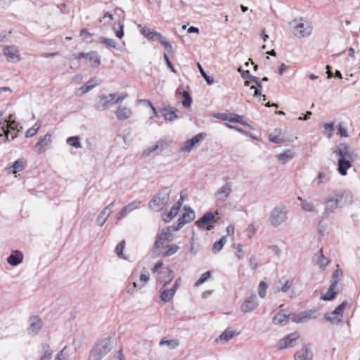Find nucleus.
<instances>
[{
  "label": "nucleus",
  "mask_w": 360,
  "mask_h": 360,
  "mask_svg": "<svg viewBox=\"0 0 360 360\" xmlns=\"http://www.w3.org/2000/svg\"><path fill=\"white\" fill-rule=\"evenodd\" d=\"M339 160L338 162V172L342 176L347 174V170L352 167V162L356 158L354 150L348 145L341 143L338 146Z\"/></svg>",
  "instance_id": "nucleus-1"
},
{
  "label": "nucleus",
  "mask_w": 360,
  "mask_h": 360,
  "mask_svg": "<svg viewBox=\"0 0 360 360\" xmlns=\"http://www.w3.org/2000/svg\"><path fill=\"white\" fill-rule=\"evenodd\" d=\"M114 340L111 337H105L98 340L94 345L88 360H102L113 348Z\"/></svg>",
  "instance_id": "nucleus-2"
},
{
  "label": "nucleus",
  "mask_w": 360,
  "mask_h": 360,
  "mask_svg": "<svg viewBox=\"0 0 360 360\" xmlns=\"http://www.w3.org/2000/svg\"><path fill=\"white\" fill-rule=\"evenodd\" d=\"M344 197L347 200V202H352V193L346 191L337 192L333 196L326 198L323 202L325 205L323 216L328 217L333 213L339 207L340 203Z\"/></svg>",
  "instance_id": "nucleus-3"
},
{
  "label": "nucleus",
  "mask_w": 360,
  "mask_h": 360,
  "mask_svg": "<svg viewBox=\"0 0 360 360\" xmlns=\"http://www.w3.org/2000/svg\"><path fill=\"white\" fill-rule=\"evenodd\" d=\"M171 190L168 187H165L156 193L148 202V207L154 211L159 212L162 210L169 200Z\"/></svg>",
  "instance_id": "nucleus-4"
},
{
  "label": "nucleus",
  "mask_w": 360,
  "mask_h": 360,
  "mask_svg": "<svg viewBox=\"0 0 360 360\" xmlns=\"http://www.w3.org/2000/svg\"><path fill=\"white\" fill-rule=\"evenodd\" d=\"M173 226H167L162 228L158 233L155 241L153 245V252L155 255L159 256L160 255V249H162L163 245L165 242H171L173 240Z\"/></svg>",
  "instance_id": "nucleus-5"
},
{
  "label": "nucleus",
  "mask_w": 360,
  "mask_h": 360,
  "mask_svg": "<svg viewBox=\"0 0 360 360\" xmlns=\"http://www.w3.org/2000/svg\"><path fill=\"white\" fill-rule=\"evenodd\" d=\"M288 219V212L284 205L276 206L269 213V221L270 224L277 228L284 224Z\"/></svg>",
  "instance_id": "nucleus-6"
},
{
  "label": "nucleus",
  "mask_w": 360,
  "mask_h": 360,
  "mask_svg": "<svg viewBox=\"0 0 360 360\" xmlns=\"http://www.w3.org/2000/svg\"><path fill=\"white\" fill-rule=\"evenodd\" d=\"M350 306L347 301L342 302L333 311L325 313L323 319L332 325L338 326L343 322V311L345 307Z\"/></svg>",
  "instance_id": "nucleus-7"
},
{
  "label": "nucleus",
  "mask_w": 360,
  "mask_h": 360,
  "mask_svg": "<svg viewBox=\"0 0 360 360\" xmlns=\"http://www.w3.org/2000/svg\"><path fill=\"white\" fill-rule=\"evenodd\" d=\"M290 25L292 28V32L297 37H306L311 33V26L309 22L304 21L302 18L293 20Z\"/></svg>",
  "instance_id": "nucleus-8"
},
{
  "label": "nucleus",
  "mask_w": 360,
  "mask_h": 360,
  "mask_svg": "<svg viewBox=\"0 0 360 360\" xmlns=\"http://www.w3.org/2000/svg\"><path fill=\"white\" fill-rule=\"evenodd\" d=\"M318 316V310L316 309H311L301 311L298 314H293L291 316V320L294 323H302L311 319H316Z\"/></svg>",
  "instance_id": "nucleus-9"
},
{
  "label": "nucleus",
  "mask_w": 360,
  "mask_h": 360,
  "mask_svg": "<svg viewBox=\"0 0 360 360\" xmlns=\"http://www.w3.org/2000/svg\"><path fill=\"white\" fill-rule=\"evenodd\" d=\"M3 53L6 60L9 63H15L21 60L19 48L14 45H7L3 49Z\"/></svg>",
  "instance_id": "nucleus-10"
},
{
  "label": "nucleus",
  "mask_w": 360,
  "mask_h": 360,
  "mask_svg": "<svg viewBox=\"0 0 360 360\" xmlns=\"http://www.w3.org/2000/svg\"><path fill=\"white\" fill-rule=\"evenodd\" d=\"M299 338L300 335L297 332L291 333L278 341V349L282 350L293 347L296 345V342Z\"/></svg>",
  "instance_id": "nucleus-11"
},
{
  "label": "nucleus",
  "mask_w": 360,
  "mask_h": 360,
  "mask_svg": "<svg viewBox=\"0 0 360 360\" xmlns=\"http://www.w3.org/2000/svg\"><path fill=\"white\" fill-rule=\"evenodd\" d=\"M115 97L116 93L110 94L108 95H100L98 101L95 104V108L100 111L106 110L110 104H113L112 101Z\"/></svg>",
  "instance_id": "nucleus-12"
},
{
  "label": "nucleus",
  "mask_w": 360,
  "mask_h": 360,
  "mask_svg": "<svg viewBox=\"0 0 360 360\" xmlns=\"http://www.w3.org/2000/svg\"><path fill=\"white\" fill-rule=\"evenodd\" d=\"M259 306V301L255 294H252L246 298L240 306V310L243 313H250L256 309Z\"/></svg>",
  "instance_id": "nucleus-13"
},
{
  "label": "nucleus",
  "mask_w": 360,
  "mask_h": 360,
  "mask_svg": "<svg viewBox=\"0 0 360 360\" xmlns=\"http://www.w3.org/2000/svg\"><path fill=\"white\" fill-rule=\"evenodd\" d=\"M170 142L163 139H159L156 141L155 144L151 147H149L143 150V155L145 157L150 156L153 153L158 152L160 153L168 148Z\"/></svg>",
  "instance_id": "nucleus-14"
},
{
  "label": "nucleus",
  "mask_w": 360,
  "mask_h": 360,
  "mask_svg": "<svg viewBox=\"0 0 360 360\" xmlns=\"http://www.w3.org/2000/svg\"><path fill=\"white\" fill-rule=\"evenodd\" d=\"M205 136V134L203 133L196 134L192 139L186 141L184 143V146L181 147L180 151L190 153L194 147L202 141Z\"/></svg>",
  "instance_id": "nucleus-15"
},
{
  "label": "nucleus",
  "mask_w": 360,
  "mask_h": 360,
  "mask_svg": "<svg viewBox=\"0 0 360 360\" xmlns=\"http://www.w3.org/2000/svg\"><path fill=\"white\" fill-rule=\"evenodd\" d=\"M216 221H217L213 213L207 212L198 221H196V224L199 228L211 230L213 228L212 224Z\"/></svg>",
  "instance_id": "nucleus-16"
},
{
  "label": "nucleus",
  "mask_w": 360,
  "mask_h": 360,
  "mask_svg": "<svg viewBox=\"0 0 360 360\" xmlns=\"http://www.w3.org/2000/svg\"><path fill=\"white\" fill-rule=\"evenodd\" d=\"M173 271L165 268L158 272L157 281L163 287L172 282L173 279Z\"/></svg>",
  "instance_id": "nucleus-17"
},
{
  "label": "nucleus",
  "mask_w": 360,
  "mask_h": 360,
  "mask_svg": "<svg viewBox=\"0 0 360 360\" xmlns=\"http://www.w3.org/2000/svg\"><path fill=\"white\" fill-rule=\"evenodd\" d=\"M232 191V186L230 183L222 185L214 193L217 201L224 202L230 195Z\"/></svg>",
  "instance_id": "nucleus-18"
},
{
  "label": "nucleus",
  "mask_w": 360,
  "mask_h": 360,
  "mask_svg": "<svg viewBox=\"0 0 360 360\" xmlns=\"http://www.w3.org/2000/svg\"><path fill=\"white\" fill-rule=\"evenodd\" d=\"M292 314L288 313L286 310H281L274 316L272 322L275 325L284 326L288 323L290 319L291 320Z\"/></svg>",
  "instance_id": "nucleus-19"
},
{
  "label": "nucleus",
  "mask_w": 360,
  "mask_h": 360,
  "mask_svg": "<svg viewBox=\"0 0 360 360\" xmlns=\"http://www.w3.org/2000/svg\"><path fill=\"white\" fill-rule=\"evenodd\" d=\"M51 135L46 134L41 137L39 141L34 146V150L38 154L43 153L50 146L51 143Z\"/></svg>",
  "instance_id": "nucleus-20"
},
{
  "label": "nucleus",
  "mask_w": 360,
  "mask_h": 360,
  "mask_svg": "<svg viewBox=\"0 0 360 360\" xmlns=\"http://www.w3.org/2000/svg\"><path fill=\"white\" fill-rule=\"evenodd\" d=\"M29 323L28 333L32 335H37L42 328L43 321L38 316L30 317Z\"/></svg>",
  "instance_id": "nucleus-21"
},
{
  "label": "nucleus",
  "mask_w": 360,
  "mask_h": 360,
  "mask_svg": "<svg viewBox=\"0 0 360 360\" xmlns=\"http://www.w3.org/2000/svg\"><path fill=\"white\" fill-rule=\"evenodd\" d=\"M186 212L178 219V224L173 226L174 231H178L182 228L186 224L192 221L195 218V212L191 209H185Z\"/></svg>",
  "instance_id": "nucleus-22"
},
{
  "label": "nucleus",
  "mask_w": 360,
  "mask_h": 360,
  "mask_svg": "<svg viewBox=\"0 0 360 360\" xmlns=\"http://www.w3.org/2000/svg\"><path fill=\"white\" fill-rule=\"evenodd\" d=\"M114 202L104 207L103 210L99 213L96 218V224L98 226H102L105 223L106 220L112 212Z\"/></svg>",
  "instance_id": "nucleus-23"
},
{
  "label": "nucleus",
  "mask_w": 360,
  "mask_h": 360,
  "mask_svg": "<svg viewBox=\"0 0 360 360\" xmlns=\"http://www.w3.org/2000/svg\"><path fill=\"white\" fill-rule=\"evenodd\" d=\"M295 360H313V353L309 345H305L294 355Z\"/></svg>",
  "instance_id": "nucleus-24"
},
{
  "label": "nucleus",
  "mask_w": 360,
  "mask_h": 360,
  "mask_svg": "<svg viewBox=\"0 0 360 360\" xmlns=\"http://www.w3.org/2000/svg\"><path fill=\"white\" fill-rule=\"evenodd\" d=\"M115 115L117 120L124 121L130 118L133 115V112L127 106L119 105L115 111Z\"/></svg>",
  "instance_id": "nucleus-25"
},
{
  "label": "nucleus",
  "mask_w": 360,
  "mask_h": 360,
  "mask_svg": "<svg viewBox=\"0 0 360 360\" xmlns=\"http://www.w3.org/2000/svg\"><path fill=\"white\" fill-rule=\"evenodd\" d=\"M338 292V281L335 280L330 285L326 294L321 296V299L325 301L332 300Z\"/></svg>",
  "instance_id": "nucleus-26"
},
{
  "label": "nucleus",
  "mask_w": 360,
  "mask_h": 360,
  "mask_svg": "<svg viewBox=\"0 0 360 360\" xmlns=\"http://www.w3.org/2000/svg\"><path fill=\"white\" fill-rule=\"evenodd\" d=\"M26 162L23 159L17 160L12 166L6 168L8 174H16L25 169Z\"/></svg>",
  "instance_id": "nucleus-27"
},
{
  "label": "nucleus",
  "mask_w": 360,
  "mask_h": 360,
  "mask_svg": "<svg viewBox=\"0 0 360 360\" xmlns=\"http://www.w3.org/2000/svg\"><path fill=\"white\" fill-rule=\"evenodd\" d=\"M297 200L300 202V205L303 211L306 212L317 213L318 210L315 205L307 200L303 199L302 197L298 196Z\"/></svg>",
  "instance_id": "nucleus-28"
},
{
  "label": "nucleus",
  "mask_w": 360,
  "mask_h": 360,
  "mask_svg": "<svg viewBox=\"0 0 360 360\" xmlns=\"http://www.w3.org/2000/svg\"><path fill=\"white\" fill-rule=\"evenodd\" d=\"M314 259L323 271L326 269L330 262L329 259L323 255L322 250H320V251L314 255Z\"/></svg>",
  "instance_id": "nucleus-29"
},
{
  "label": "nucleus",
  "mask_w": 360,
  "mask_h": 360,
  "mask_svg": "<svg viewBox=\"0 0 360 360\" xmlns=\"http://www.w3.org/2000/svg\"><path fill=\"white\" fill-rule=\"evenodd\" d=\"M97 85L98 83L95 78L90 79L84 86L78 89L77 91L79 92L77 93L78 96H82L88 93Z\"/></svg>",
  "instance_id": "nucleus-30"
},
{
  "label": "nucleus",
  "mask_w": 360,
  "mask_h": 360,
  "mask_svg": "<svg viewBox=\"0 0 360 360\" xmlns=\"http://www.w3.org/2000/svg\"><path fill=\"white\" fill-rule=\"evenodd\" d=\"M23 260V255L21 252L16 250L7 258V262L10 265L17 266Z\"/></svg>",
  "instance_id": "nucleus-31"
},
{
  "label": "nucleus",
  "mask_w": 360,
  "mask_h": 360,
  "mask_svg": "<svg viewBox=\"0 0 360 360\" xmlns=\"http://www.w3.org/2000/svg\"><path fill=\"white\" fill-rule=\"evenodd\" d=\"M249 79L250 82L255 83L257 85L250 86V90L253 91V96L257 97L258 96H262V86L259 78L255 76L250 75Z\"/></svg>",
  "instance_id": "nucleus-32"
},
{
  "label": "nucleus",
  "mask_w": 360,
  "mask_h": 360,
  "mask_svg": "<svg viewBox=\"0 0 360 360\" xmlns=\"http://www.w3.org/2000/svg\"><path fill=\"white\" fill-rule=\"evenodd\" d=\"M294 156L295 152L292 150L288 149L285 150L283 153L276 155V158L283 164H285L286 162L291 160L294 158Z\"/></svg>",
  "instance_id": "nucleus-33"
},
{
  "label": "nucleus",
  "mask_w": 360,
  "mask_h": 360,
  "mask_svg": "<svg viewBox=\"0 0 360 360\" xmlns=\"http://www.w3.org/2000/svg\"><path fill=\"white\" fill-rule=\"evenodd\" d=\"M165 248V251L164 252H162V249H160V255L159 256L161 255L164 257H170L176 253L179 250V247L176 244L167 245Z\"/></svg>",
  "instance_id": "nucleus-34"
},
{
  "label": "nucleus",
  "mask_w": 360,
  "mask_h": 360,
  "mask_svg": "<svg viewBox=\"0 0 360 360\" xmlns=\"http://www.w3.org/2000/svg\"><path fill=\"white\" fill-rule=\"evenodd\" d=\"M181 206V202L178 201L175 203L171 208L169 212L163 217V220L167 223L170 221L178 213L180 207Z\"/></svg>",
  "instance_id": "nucleus-35"
},
{
  "label": "nucleus",
  "mask_w": 360,
  "mask_h": 360,
  "mask_svg": "<svg viewBox=\"0 0 360 360\" xmlns=\"http://www.w3.org/2000/svg\"><path fill=\"white\" fill-rule=\"evenodd\" d=\"M4 112H0V136H4V141H8L9 130L6 129V119L3 118Z\"/></svg>",
  "instance_id": "nucleus-36"
},
{
  "label": "nucleus",
  "mask_w": 360,
  "mask_h": 360,
  "mask_svg": "<svg viewBox=\"0 0 360 360\" xmlns=\"http://www.w3.org/2000/svg\"><path fill=\"white\" fill-rule=\"evenodd\" d=\"M160 298L164 302H170L174 296V289H161L160 290Z\"/></svg>",
  "instance_id": "nucleus-37"
},
{
  "label": "nucleus",
  "mask_w": 360,
  "mask_h": 360,
  "mask_svg": "<svg viewBox=\"0 0 360 360\" xmlns=\"http://www.w3.org/2000/svg\"><path fill=\"white\" fill-rule=\"evenodd\" d=\"M52 356V349L49 345L43 343L41 345L40 360H50Z\"/></svg>",
  "instance_id": "nucleus-38"
},
{
  "label": "nucleus",
  "mask_w": 360,
  "mask_h": 360,
  "mask_svg": "<svg viewBox=\"0 0 360 360\" xmlns=\"http://www.w3.org/2000/svg\"><path fill=\"white\" fill-rule=\"evenodd\" d=\"M176 112V110L174 108H164L162 110V116L166 121L172 122L178 118Z\"/></svg>",
  "instance_id": "nucleus-39"
},
{
  "label": "nucleus",
  "mask_w": 360,
  "mask_h": 360,
  "mask_svg": "<svg viewBox=\"0 0 360 360\" xmlns=\"http://www.w3.org/2000/svg\"><path fill=\"white\" fill-rule=\"evenodd\" d=\"M221 118L224 120H229L230 122L240 123L245 126H249V124L243 120L242 117L237 114H233L230 115H223Z\"/></svg>",
  "instance_id": "nucleus-40"
},
{
  "label": "nucleus",
  "mask_w": 360,
  "mask_h": 360,
  "mask_svg": "<svg viewBox=\"0 0 360 360\" xmlns=\"http://www.w3.org/2000/svg\"><path fill=\"white\" fill-rule=\"evenodd\" d=\"M141 32L145 37L150 40L154 39L155 38H157L158 39L159 35L161 34L160 33L157 32L156 31L146 27H143L141 30Z\"/></svg>",
  "instance_id": "nucleus-41"
},
{
  "label": "nucleus",
  "mask_w": 360,
  "mask_h": 360,
  "mask_svg": "<svg viewBox=\"0 0 360 360\" xmlns=\"http://www.w3.org/2000/svg\"><path fill=\"white\" fill-rule=\"evenodd\" d=\"M160 346L166 345L169 349H174L179 345V342L176 339L165 340L162 339L159 342Z\"/></svg>",
  "instance_id": "nucleus-42"
},
{
  "label": "nucleus",
  "mask_w": 360,
  "mask_h": 360,
  "mask_svg": "<svg viewBox=\"0 0 360 360\" xmlns=\"http://www.w3.org/2000/svg\"><path fill=\"white\" fill-rule=\"evenodd\" d=\"M143 288V286H140L139 283H136L135 281L129 282L126 287L127 292L134 295L137 291Z\"/></svg>",
  "instance_id": "nucleus-43"
},
{
  "label": "nucleus",
  "mask_w": 360,
  "mask_h": 360,
  "mask_svg": "<svg viewBox=\"0 0 360 360\" xmlns=\"http://www.w3.org/2000/svg\"><path fill=\"white\" fill-rule=\"evenodd\" d=\"M141 201L136 200L122 207V214L126 212L127 214L139 207Z\"/></svg>",
  "instance_id": "nucleus-44"
},
{
  "label": "nucleus",
  "mask_w": 360,
  "mask_h": 360,
  "mask_svg": "<svg viewBox=\"0 0 360 360\" xmlns=\"http://www.w3.org/2000/svg\"><path fill=\"white\" fill-rule=\"evenodd\" d=\"M66 142L68 145L75 148H82L80 137L78 136L68 137L66 140Z\"/></svg>",
  "instance_id": "nucleus-45"
},
{
  "label": "nucleus",
  "mask_w": 360,
  "mask_h": 360,
  "mask_svg": "<svg viewBox=\"0 0 360 360\" xmlns=\"http://www.w3.org/2000/svg\"><path fill=\"white\" fill-rule=\"evenodd\" d=\"M86 60L92 61L94 64L92 66L97 67L100 65L101 60L98 54L96 52L87 53Z\"/></svg>",
  "instance_id": "nucleus-46"
},
{
  "label": "nucleus",
  "mask_w": 360,
  "mask_h": 360,
  "mask_svg": "<svg viewBox=\"0 0 360 360\" xmlns=\"http://www.w3.org/2000/svg\"><path fill=\"white\" fill-rule=\"evenodd\" d=\"M226 243V236L221 237L219 240L216 241L213 244L212 252L214 253L219 252L222 249L223 246L224 245V244Z\"/></svg>",
  "instance_id": "nucleus-47"
},
{
  "label": "nucleus",
  "mask_w": 360,
  "mask_h": 360,
  "mask_svg": "<svg viewBox=\"0 0 360 360\" xmlns=\"http://www.w3.org/2000/svg\"><path fill=\"white\" fill-rule=\"evenodd\" d=\"M40 127H41V124L39 122H36L32 127H31L28 130H27V131L25 133V136L27 138H31V137L34 136L37 133V131H39Z\"/></svg>",
  "instance_id": "nucleus-48"
},
{
  "label": "nucleus",
  "mask_w": 360,
  "mask_h": 360,
  "mask_svg": "<svg viewBox=\"0 0 360 360\" xmlns=\"http://www.w3.org/2000/svg\"><path fill=\"white\" fill-rule=\"evenodd\" d=\"M235 335L236 333L234 332L226 330L219 336L218 339L227 342L232 339Z\"/></svg>",
  "instance_id": "nucleus-49"
},
{
  "label": "nucleus",
  "mask_w": 360,
  "mask_h": 360,
  "mask_svg": "<svg viewBox=\"0 0 360 360\" xmlns=\"http://www.w3.org/2000/svg\"><path fill=\"white\" fill-rule=\"evenodd\" d=\"M267 288H268V285H267V283L266 282L261 281L259 283L258 294H259V296L262 299H263V298H264L266 297V293Z\"/></svg>",
  "instance_id": "nucleus-50"
},
{
  "label": "nucleus",
  "mask_w": 360,
  "mask_h": 360,
  "mask_svg": "<svg viewBox=\"0 0 360 360\" xmlns=\"http://www.w3.org/2000/svg\"><path fill=\"white\" fill-rule=\"evenodd\" d=\"M68 347L65 346L63 348V349L56 355L54 360H68Z\"/></svg>",
  "instance_id": "nucleus-51"
},
{
  "label": "nucleus",
  "mask_w": 360,
  "mask_h": 360,
  "mask_svg": "<svg viewBox=\"0 0 360 360\" xmlns=\"http://www.w3.org/2000/svg\"><path fill=\"white\" fill-rule=\"evenodd\" d=\"M99 40L101 43L104 44L105 46L110 47V48H117V43L116 41L112 39H108L106 37H101L99 38Z\"/></svg>",
  "instance_id": "nucleus-52"
},
{
  "label": "nucleus",
  "mask_w": 360,
  "mask_h": 360,
  "mask_svg": "<svg viewBox=\"0 0 360 360\" xmlns=\"http://www.w3.org/2000/svg\"><path fill=\"white\" fill-rule=\"evenodd\" d=\"M182 96H183V98H184L182 101L183 106L185 108H189L191 106V104L192 102V98H191L190 94L186 91H184Z\"/></svg>",
  "instance_id": "nucleus-53"
},
{
  "label": "nucleus",
  "mask_w": 360,
  "mask_h": 360,
  "mask_svg": "<svg viewBox=\"0 0 360 360\" xmlns=\"http://www.w3.org/2000/svg\"><path fill=\"white\" fill-rule=\"evenodd\" d=\"M125 245V241L123 240L120 243H118L115 248V252L116 254L121 258L126 259V257L123 255V250Z\"/></svg>",
  "instance_id": "nucleus-54"
},
{
  "label": "nucleus",
  "mask_w": 360,
  "mask_h": 360,
  "mask_svg": "<svg viewBox=\"0 0 360 360\" xmlns=\"http://www.w3.org/2000/svg\"><path fill=\"white\" fill-rule=\"evenodd\" d=\"M198 67L199 68V70H200V74L202 75V76L203 77V78L205 79V80L206 81V82L208 84H212L214 83V79L213 77H210L208 76L206 72H205V70H203V68H202V66L198 63Z\"/></svg>",
  "instance_id": "nucleus-55"
},
{
  "label": "nucleus",
  "mask_w": 360,
  "mask_h": 360,
  "mask_svg": "<svg viewBox=\"0 0 360 360\" xmlns=\"http://www.w3.org/2000/svg\"><path fill=\"white\" fill-rule=\"evenodd\" d=\"M324 127V133L327 135L328 138H331L333 131H334V125L332 123H326L323 125Z\"/></svg>",
  "instance_id": "nucleus-56"
},
{
  "label": "nucleus",
  "mask_w": 360,
  "mask_h": 360,
  "mask_svg": "<svg viewBox=\"0 0 360 360\" xmlns=\"http://www.w3.org/2000/svg\"><path fill=\"white\" fill-rule=\"evenodd\" d=\"M210 276H211V272L210 271L203 273L201 275L200 278L196 281L195 285V286L200 285L204 282H205L207 279H209Z\"/></svg>",
  "instance_id": "nucleus-57"
},
{
  "label": "nucleus",
  "mask_w": 360,
  "mask_h": 360,
  "mask_svg": "<svg viewBox=\"0 0 360 360\" xmlns=\"http://www.w3.org/2000/svg\"><path fill=\"white\" fill-rule=\"evenodd\" d=\"M158 39L169 52H172V46L171 44L169 41H167L162 34L159 35Z\"/></svg>",
  "instance_id": "nucleus-58"
},
{
  "label": "nucleus",
  "mask_w": 360,
  "mask_h": 360,
  "mask_svg": "<svg viewBox=\"0 0 360 360\" xmlns=\"http://www.w3.org/2000/svg\"><path fill=\"white\" fill-rule=\"evenodd\" d=\"M127 96H128V94L126 92L122 93L120 94H116V97L113 100L112 103H114V104L121 103L126 98H127Z\"/></svg>",
  "instance_id": "nucleus-59"
},
{
  "label": "nucleus",
  "mask_w": 360,
  "mask_h": 360,
  "mask_svg": "<svg viewBox=\"0 0 360 360\" xmlns=\"http://www.w3.org/2000/svg\"><path fill=\"white\" fill-rule=\"evenodd\" d=\"M150 279V276L148 273L141 274L139 277V283L140 286L144 287Z\"/></svg>",
  "instance_id": "nucleus-60"
},
{
  "label": "nucleus",
  "mask_w": 360,
  "mask_h": 360,
  "mask_svg": "<svg viewBox=\"0 0 360 360\" xmlns=\"http://www.w3.org/2000/svg\"><path fill=\"white\" fill-rule=\"evenodd\" d=\"M249 266L252 270H255L258 267V261L256 256L252 255L250 257L249 259Z\"/></svg>",
  "instance_id": "nucleus-61"
},
{
  "label": "nucleus",
  "mask_w": 360,
  "mask_h": 360,
  "mask_svg": "<svg viewBox=\"0 0 360 360\" xmlns=\"http://www.w3.org/2000/svg\"><path fill=\"white\" fill-rule=\"evenodd\" d=\"M122 349H120L111 358L110 360H124Z\"/></svg>",
  "instance_id": "nucleus-62"
},
{
  "label": "nucleus",
  "mask_w": 360,
  "mask_h": 360,
  "mask_svg": "<svg viewBox=\"0 0 360 360\" xmlns=\"http://www.w3.org/2000/svg\"><path fill=\"white\" fill-rule=\"evenodd\" d=\"M17 128V124L14 120H6V129L8 130V129H11L15 130Z\"/></svg>",
  "instance_id": "nucleus-63"
},
{
  "label": "nucleus",
  "mask_w": 360,
  "mask_h": 360,
  "mask_svg": "<svg viewBox=\"0 0 360 360\" xmlns=\"http://www.w3.org/2000/svg\"><path fill=\"white\" fill-rule=\"evenodd\" d=\"M343 272L340 269H336L332 274V278L335 280H338L342 276Z\"/></svg>",
  "instance_id": "nucleus-64"
}]
</instances>
